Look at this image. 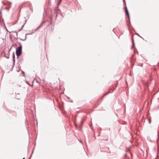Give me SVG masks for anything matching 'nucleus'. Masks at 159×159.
<instances>
[{
  "mask_svg": "<svg viewBox=\"0 0 159 159\" xmlns=\"http://www.w3.org/2000/svg\"><path fill=\"white\" fill-rule=\"evenodd\" d=\"M22 46L21 45L16 49V53L17 57H19L20 54L22 51Z\"/></svg>",
  "mask_w": 159,
  "mask_h": 159,
  "instance_id": "1",
  "label": "nucleus"
},
{
  "mask_svg": "<svg viewBox=\"0 0 159 159\" xmlns=\"http://www.w3.org/2000/svg\"><path fill=\"white\" fill-rule=\"evenodd\" d=\"M149 122H150V121L149 120Z\"/></svg>",
  "mask_w": 159,
  "mask_h": 159,
  "instance_id": "7",
  "label": "nucleus"
},
{
  "mask_svg": "<svg viewBox=\"0 0 159 159\" xmlns=\"http://www.w3.org/2000/svg\"><path fill=\"white\" fill-rule=\"evenodd\" d=\"M61 0H60V2H59V3H60V2H61Z\"/></svg>",
  "mask_w": 159,
  "mask_h": 159,
  "instance_id": "5",
  "label": "nucleus"
},
{
  "mask_svg": "<svg viewBox=\"0 0 159 159\" xmlns=\"http://www.w3.org/2000/svg\"><path fill=\"white\" fill-rule=\"evenodd\" d=\"M125 13H126V15L128 17H129V12H128V10L127 9L126 7H125Z\"/></svg>",
  "mask_w": 159,
  "mask_h": 159,
  "instance_id": "2",
  "label": "nucleus"
},
{
  "mask_svg": "<svg viewBox=\"0 0 159 159\" xmlns=\"http://www.w3.org/2000/svg\"><path fill=\"white\" fill-rule=\"evenodd\" d=\"M149 122H150V121L149 120Z\"/></svg>",
  "mask_w": 159,
  "mask_h": 159,
  "instance_id": "6",
  "label": "nucleus"
},
{
  "mask_svg": "<svg viewBox=\"0 0 159 159\" xmlns=\"http://www.w3.org/2000/svg\"><path fill=\"white\" fill-rule=\"evenodd\" d=\"M41 25L39 26L37 28V29H36V30H37L38 29H39V28H41Z\"/></svg>",
  "mask_w": 159,
  "mask_h": 159,
  "instance_id": "3",
  "label": "nucleus"
},
{
  "mask_svg": "<svg viewBox=\"0 0 159 159\" xmlns=\"http://www.w3.org/2000/svg\"><path fill=\"white\" fill-rule=\"evenodd\" d=\"M13 58H14L15 57V55L14 54H13Z\"/></svg>",
  "mask_w": 159,
  "mask_h": 159,
  "instance_id": "4",
  "label": "nucleus"
}]
</instances>
